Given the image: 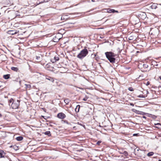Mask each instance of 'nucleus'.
<instances>
[{"label":"nucleus","mask_w":161,"mask_h":161,"mask_svg":"<svg viewBox=\"0 0 161 161\" xmlns=\"http://www.w3.org/2000/svg\"><path fill=\"white\" fill-rule=\"evenodd\" d=\"M106 58L110 62L113 63L115 62L116 55L112 52H106L105 53Z\"/></svg>","instance_id":"obj_1"},{"label":"nucleus","mask_w":161,"mask_h":161,"mask_svg":"<svg viewBox=\"0 0 161 161\" xmlns=\"http://www.w3.org/2000/svg\"><path fill=\"white\" fill-rule=\"evenodd\" d=\"M88 53L87 49L85 48L80 51L77 57L80 59H82L88 54Z\"/></svg>","instance_id":"obj_2"},{"label":"nucleus","mask_w":161,"mask_h":161,"mask_svg":"<svg viewBox=\"0 0 161 161\" xmlns=\"http://www.w3.org/2000/svg\"><path fill=\"white\" fill-rule=\"evenodd\" d=\"M20 105L19 101V100L13 101L11 104V107L13 109L18 108Z\"/></svg>","instance_id":"obj_3"},{"label":"nucleus","mask_w":161,"mask_h":161,"mask_svg":"<svg viewBox=\"0 0 161 161\" xmlns=\"http://www.w3.org/2000/svg\"><path fill=\"white\" fill-rule=\"evenodd\" d=\"M138 67L139 68L141 69V70L142 71L144 72L147 71L145 69L148 68V65L146 64L141 63L139 64Z\"/></svg>","instance_id":"obj_4"},{"label":"nucleus","mask_w":161,"mask_h":161,"mask_svg":"<svg viewBox=\"0 0 161 161\" xmlns=\"http://www.w3.org/2000/svg\"><path fill=\"white\" fill-rule=\"evenodd\" d=\"M57 117L60 119H64L66 117L65 115L62 113H60L58 114Z\"/></svg>","instance_id":"obj_5"},{"label":"nucleus","mask_w":161,"mask_h":161,"mask_svg":"<svg viewBox=\"0 0 161 161\" xmlns=\"http://www.w3.org/2000/svg\"><path fill=\"white\" fill-rule=\"evenodd\" d=\"M59 34L53 37V41L54 42H57L61 39V37L59 36Z\"/></svg>","instance_id":"obj_6"},{"label":"nucleus","mask_w":161,"mask_h":161,"mask_svg":"<svg viewBox=\"0 0 161 161\" xmlns=\"http://www.w3.org/2000/svg\"><path fill=\"white\" fill-rule=\"evenodd\" d=\"M107 12L109 13H114L115 12L118 13V11L117 10H115L113 9L108 8L107 9Z\"/></svg>","instance_id":"obj_7"},{"label":"nucleus","mask_w":161,"mask_h":161,"mask_svg":"<svg viewBox=\"0 0 161 161\" xmlns=\"http://www.w3.org/2000/svg\"><path fill=\"white\" fill-rule=\"evenodd\" d=\"M7 33L10 35H14V34H16L18 32L16 31L12 30L8 31Z\"/></svg>","instance_id":"obj_8"},{"label":"nucleus","mask_w":161,"mask_h":161,"mask_svg":"<svg viewBox=\"0 0 161 161\" xmlns=\"http://www.w3.org/2000/svg\"><path fill=\"white\" fill-rule=\"evenodd\" d=\"M68 18V16L63 14L61 17V20H66Z\"/></svg>","instance_id":"obj_9"},{"label":"nucleus","mask_w":161,"mask_h":161,"mask_svg":"<svg viewBox=\"0 0 161 161\" xmlns=\"http://www.w3.org/2000/svg\"><path fill=\"white\" fill-rule=\"evenodd\" d=\"M58 67L60 68V69L59 70L62 73H64L66 72L67 70V69L64 67H59L58 66Z\"/></svg>","instance_id":"obj_10"},{"label":"nucleus","mask_w":161,"mask_h":161,"mask_svg":"<svg viewBox=\"0 0 161 161\" xmlns=\"http://www.w3.org/2000/svg\"><path fill=\"white\" fill-rule=\"evenodd\" d=\"M59 60V58L58 56H55L53 59H52L51 60V61L53 63H54V62H56L57 61H58Z\"/></svg>","instance_id":"obj_11"},{"label":"nucleus","mask_w":161,"mask_h":161,"mask_svg":"<svg viewBox=\"0 0 161 161\" xmlns=\"http://www.w3.org/2000/svg\"><path fill=\"white\" fill-rule=\"evenodd\" d=\"M36 59L37 60V62H40L42 60V58H41L40 56L39 55L38 56H36Z\"/></svg>","instance_id":"obj_12"},{"label":"nucleus","mask_w":161,"mask_h":161,"mask_svg":"<svg viewBox=\"0 0 161 161\" xmlns=\"http://www.w3.org/2000/svg\"><path fill=\"white\" fill-rule=\"evenodd\" d=\"M10 74H7L5 75H4L3 76V78L5 79H8L10 78Z\"/></svg>","instance_id":"obj_13"},{"label":"nucleus","mask_w":161,"mask_h":161,"mask_svg":"<svg viewBox=\"0 0 161 161\" xmlns=\"http://www.w3.org/2000/svg\"><path fill=\"white\" fill-rule=\"evenodd\" d=\"M11 69L15 72H17L19 70V69L17 67H11Z\"/></svg>","instance_id":"obj_14"},{"label":"nucleus","mask_w":161,"mask_h":161,"mask_svg":"<svg viewBox=\"0 0 161 161\" xmlns=\"http://www.w3.org/2000/svg\"><path fill=\"white\" fill-rule=\"evenodd\" d=\"M80 107V106L79 105H78L76 106V107L75 109V111L76 112L78 113L79 112Z\"/></svg>","instance_id":"obj_15"},{"label":"nucleus","mask_w":161,"mask_h":161,"mask_svg":"<svg viewBox=\"0 0 161 161\" xmlns=\"http://www.w3.org/2000/svg\"><path fill=\"white\" fill-rule=\"evenodd\" d=\"M157 6L156 4L153 3L150 6V7L152 9H156L157 8Z\"/></svg>","instance_id":"obj_16"},{"label":"nucleus","mask_w":161,"mask_h":161,"mask_svg":"<svg viewBox=\"0 0 161 161\" xmlns=\"http://www.w3.org/2000/svg\"><path fill=\"white\" fill-rule=\"evenodd\" d=\"M23 137L22 136H19L17 137L16 139L18 141H21L23 140Z\"/></svg>","instance_id":"obj_17"},{"label":"nucleus","mask_w":161,"mask_h":161,"mask_svg":"<svg viewBox=\"0 0 161 161\" xmlns=\"http://www.w3.org/2000/svg\"><path fill=\"white\" fill-rule=\"evenodd\" d=\"M46 79L53 82L54 81L53 78L50 77H46Z\"/></svg>","instance_id":"obj_18"},{"label":"nucleus","mask_w":161,"mask_h":161,"mask_svg":"<svg viewBox=\"0 0 161 161\" xmlns=\"http://www.w3.org/2000/svg\"><path fill=\"white\" fill-rule=\"evenodd\" d=\"M119 153L120 154H124V155L126 157H127L128 155V153L127 151H126L123 152V153H121L119 152Z\"/></svg>","instance_id":"obj_19"},{"label":"nucleus","mask_w":161,"mask_h":161,"mask_svg":"<svg viewBox=\"0 0 161 161\" xmlns=\"http://www.w3.org/2000/svg\"><path fill=\"white\" fill-rule=\"evenodd\" d=\"M44 134L46 135H48V136H50L51 135L50 132L49 131H46L44 132Z\"/></svg>","instance_id":"obj_20"},{"label":"nucleus","mask_w":161,"mask_h":161,"mask_svg":"<svg viewBox=\"0 0 161 161\" xmlns=\"http://www.w3.org/2000/svg\"><path fill=\"white\" fill-rule=\"evenodd\" d=\"M155 125H156V128H159V129H160L161 128V125L160 124L157 123V124H155Z\"/></svg>","instance_id":"obj_21"},{"label":"nucleus","mask_w":161,"mask_h":161,"mask_svg":"<svg viewBox=\"0 0 161 161\" xmlns=\"http://www.w3.org/2000/svg\"><path fill=\"white\" fill-rule=\"evenodd\" d=\"M70 101L68 99H66L64 100V102L66 104H68V103H69Z\"/></svg>","instance_id":"obj_22"},{"label":"nucleus","mask_w":161,"mask_h":161,"mask_svg":"<svg viewBox=\"0 0 161 161\" xmlns=\"http://www.w3.org/2000/svg\"><path fill=\"white\" fill-rule=\"evenodd\" d=\"M153 154H154L153 152H150L149 153H147V155L148 156H153Z\"/></svg>","instance_id":"obj_23"},{"label":"nucleus","mask_w":161,"mask_h":161,"mask_svg":"<svg viewBox=\"0 0 161 161\" xmlns=\"http://www.w3.org/2000/svg\"><path fill=\"white\" fill-rule=\"evenodd\" d=\"M135 39L133 36H130L128 38V39L130 40H132Z\"/></svg>","instance_id":"obj_24"},{"label":"nucleus","mask_w":161,"mask_h":161,"mask_svg":"<svg viewBox=\"0 0 161 161\" xmlns=\"http://www.w3.org/2000/svg\"><path fill=\"white\" fill-rule=\"evenodd\" d=\"M0 153H1L3 155H4L5 157V155L6 154L5 153L3 150H2L0 151Z\"/></svg>","instance_id":"obj_25"},{"label":"nucleus","mask_w":161,"mask_h":161,"mask_svg":"<svg viewBox=\"0 0 161 161\" xmlns=\"http://www.w3.org/2000/svg\"><path fill=\"white\" fill-rule=\"evenodd\" d=\"M142 14L143 16L142 18H145L146 16V14L145 13H142Z\"/></svg>","instance_id":"obj_26"},{"label":"nucleus","mask_w":161,"mask_h":161,"mask_svg":"<svg viewBox=\"0 0 161 161\" xmlns=\"http://www.w3.org/2000/svg\"><path fill=\"white\" fill-rule=\"evenodd\" d=\"M88 97L87 96H86L83 99V100L84 101H86L87 99H88Z\"/></svg>","instance_id":"obj_27"},{"label":"nucleus","mask_w":161,"mask_h":161,"mask_svg":"<svg viewBox=\"0 0 161 161\" xmlns=\"http://www.w3.org/2000/svg\"><path fill=\"white\" fill-rule=\"evenodd\" d=\"M25 85L27 88L31 87V86L30 85L25 84Z\"/></svg>","instance_id":"obj_28"},{"label":"nucleus","mask_w":161,"mask_h":161,"mask_svg":"<svg viewBox=\"0 0 161 161\" xmlns=\"http://www.w3.org/2000/svg\"><path fill=\"white\" fill-rule=\"evenodd\" d=\"M128 89L130 91H134L133 88L132 87H129Z\"/></svg>","instance_id":"obj_29"},{"label":"nucleus","mask_w":161,"mask_h":161,"mask_svg":"<svg viewBox=\"0 0 161 161\" xmlns=\"http://www.w3.org/2000/svg\"><path fill=\"white\" fill-rule=\"evenodd\" d=\"M48 1H47H47H45V0H44V1H42V2H40L39 3H38L37 4H40V3H44L47 2Z\"/></svg>","instance_id":"obj_30"},{"label":"nucleus","mask_w":161,"mask_h":161,"mask_svg":"<svg viewBox=\"0 0 161 161\" xmlns=\"http://www.w3.org/2000/svg\"><path fill=\"white\" fill-rule=\"evenodd\" d=\"M139 97H142V98H145V97L144 95H140L139 96H138Z\"/></svg>","instance_id":"obj_31"},{"label":"nucleus","mask_w":161,"mask_h":161,"mask_svg":"<svg viewBox=\"0 0 161 161\" xmlns=\"http://www.w3.org/2000/svg\"><path fill=\"white\" fill-rule=\"evenodd\" d=\"M13 101H14L13 99V98H11L9 101V103H11L12 102L13 103Z\"/></svg>","instance_id":"obj_32"},{"label":"nucleus","mask_w":161,"mask_h":161,"mask_svg":"<svg viewBox=\"0 0 161 161\" xmlns=\"http://www.w3.org/2000/svg\"><path fill=\"white\" fill-rule=\"evenodd\" d=\"M101 142V141H98L97 143V144L98 145H100V143Z\"/></svg>","instance_id":"obj_33"},{"label":"nucleus","mask_w":161,"mask_h":161,"mask_svg":"<svg viewBox=\"0 0 161 161\" xmlns=\"http://www.w3.org/2000/svg\"><path fill=\"white\" fill-rule=\"evenodd\" d=\"M5 158V157L4 155H3L1 153H0V158Z\"/></svg>","instance_id":"obj_34"},{"label":"nucleus","mask_w":161,"mask_h":161,"mask_svg":"<svg viewBox=\"0 0 161 161\" xmlns=\"http://www.w3.org/2000/svg\"><path fill=\"white\" fill-rule=\"evenodd\" d=\"M92 57H93V58L96 57V54L95 53L94 54H92Z\"/></svg>","instance_id":"obj_35"},{"label":"nucleus","mask_w":161,"mask_h":161,"mask_svg":"<svg viewBox=\"0 0 161 161\" xmlns=\"http://www.w3.org/2000/svg\"><path fill=\"white\" fill-rule=\"evenodd\" d=\"M49 65L48 64H47L46 65V67H47V68H48L49 67Z\"/></svg>","instance_id":"obj_36"},{"label":"nucleus","mask_w":161,"mask_h":161,"mask_svg":"<svg viewBox=\"0 0 161 161\" xmlns=\"http://www.w3.org/2000/svg\"><path fill=\"white\" fill-rule=\"evenodd\" d=\"M65 122L67 124H68V125H69V124H69V123L67 121H66V122Z\"/></svg>","instance_id":"obj_37"},{"label":"nucleus","mask_w":161,"mask_h":161,"mask_svg":"<svg viewBox=\"0 0 161 161\" xmlns=\"http://www.w3.org/2000/svg\"><path fill=\"white\" fill-rule=\"evenodd\" d=\"M138 135V134H134L133 135V136H137Z\"/></svg>","instance_id":"obj_38"},{"label":"nucleus","mask_w":161,"mask_h":161,"mask_svg":"<svg viewBox=\"0 0 161 161\" xmlns=\"http://www.w3.org/2000/svg\"><path fill=\"white\" fill-rule=\"evenodd\" d=\"M149 84V82L148 81L147 83V84H146V85H148Z\"/></svg>","instance_id":"obj_39"},{"label":"nucleus","mask_w":161,"mask_h":161,"mask_svg":"<svg viewBox=\"0 0 161 161\" xmlns=\"http://www.w3.org/2000/svg\"><path fill=\"white\" fill-rule=\"evenodd\" d=\"M146 93L147 94H149V93L148 91H146Z\"/></svg>","instance_id":"obj_40"},{"label":"nucleus","mask_w":161,"mask_h":161,"mask_svg":"<svg viewBox=\"0 0 161 161\" xmlns=\"http://www.w3.org/2000/svg\"><path fill=\"white\" fill-rule=\"evenodd\" d=\"M130 105H131V106H134V104L133 103H130Z\"/></svg>","instance_id":"obj_41"},{"label":"nucleus","mask_w":161,"mask_h":161,"mask_svg":"<svg viewBox=\"0 0 161 161\" xmlns=\"http://www.w3.org/2000/svg\"><path fill=\"white\" fill-rule=\"evenodd\" d=\"M156 117H157L156 116H155V115H154V119L156 118Z\"/></svg>","instance_id":"obj_42"},{"label":"nucleus","mask_w":161,"mask_h":161,"mask_svg":"<svg viewBox=\"0 0 161 161\" xmlns=\"http://www.w3.org/2000/svg\"><path fill=\"white\" fill-rule=\"evenodd\" d=\"M159 78L161 80V76H159Z\"/></svg>","instance_id":"obj_43"},{"label":"nucleus","mask_w":161,"mask_h":161,"mask_svg":"<svg viewBox=\"0 0 161 161\" xmlns=\"http://www.w3.org/2000/svg\"><path fill=\"white\" fill-rule=\"evenodd\" d=\"M92 2H95V0H92Z\"/></svg>","instance_id":"obj_44"},{"label":"nucleus","mask_w":161,"mask_h":161,"mask_svg":"<svg viewBox=\"0 0 161 161\" xmlns=\"http://www.w3.org/2000/svg\"><path fill=\"white\" fill-rule=\"evenodd\" d=\"M143 118L145 119V118H146V117L145 116H143Z\"/></svg>","instance_id":"obj_45"},{"label":"nucleus","mask_w":161,"mask_h":161,"mask_svg":"<svg viewBox=\"0 0 161 161\" xmlns=\"http://www.w3.org/2000/svg\"><path fill=\"white\" fill-rule=\"evenodd\" d=\"M2 116V115L0 114V117H1Z\"/></svg>","instance_id":"obj_46"},{"label":"nucleus","mask_w":161,"mask_h":161,"mask_svg":"<svg viewBox=\"0 0 161 161\" xmlns=\"http://www.w3.org/2000/svg\"><path fill=\"white\" fill-rule=\"evenodd\" d=\"M158 161H161V159H159V160H158Z\"/></svg>","instance_id":"obj_47"},{"label":"nucleus","mask_w":161,"mask_h":161,"mask_svg":"<svg viewBox=\"0 0 161 161\" xmlns=\"http://www.w3.org/2000/svg\"><path fill=\"white\" fill-rule=\"evenodd\" d=\"M43 117V118H44V119H46L45 118V117Z\"/></svg>","instance_id":"obj_48"},{"label":"nucleus","mask_w":161,"mask_h":161,"mask_svg":"<svg viewBox=\"0 0 161 161\" xmlns=\"http://www.w3.org/2000/svg\"><path fill=\"white\" fill-rule=\"evenodd\" d=\"M43 117V118H44V119H46L45 118V117Z\"/></svg>","instance_id":"obj_49"},{"label":"nucleus","mask_w":161,"mask_h":161,"mask_svg":"<svg viewBox=\"0 0 161 161\" xmlns=\"http://www.w3.org/2000/svg\"><path fill=\"white\" fill-rule=\"evenodd\" d=\"M119 152H121V153H123L122 152H121L120 151H119Z\"/></svg>","instance_id":"obj_50"},{"label":"nucleus","mask_w":161,"mask_h":161,"mask_svg":"<svg viewBox=\"0 0 161 161\" xmlns=\"http://www.w3.org/2000/svg\"><path fill=\"white\" fill-rule=\"evenodd\" d=\"M158 65V64H156V66H157Z\"/></svg>","instance_id":"obj_51"},{"label":"nucleus","mask_w":161,"mask_h":161,"mask_svg":"<svg viewBox=\"0 0 161 161\" xmlns=\"http://www.w3.org/2000/svg\"><path fill=\"white\" fill-rule=\"evenodd\" d=\"M1 14V13H0V15Z\"/></svg>","instance_id":"obj_52"},{"label":"nucleus","mask_w":161,"mask_h":161,"mask_svg":"<svg viewBox=\"0 0 161 161\" xmlns=\"http://www.w3.org/2000/svg\"><path fill=\"white\" fill-rule=\"evenodd\" d=\"M160 87H161V86H160Z\"/></svg>","instance_id":"obj_53"}]
</instances>
